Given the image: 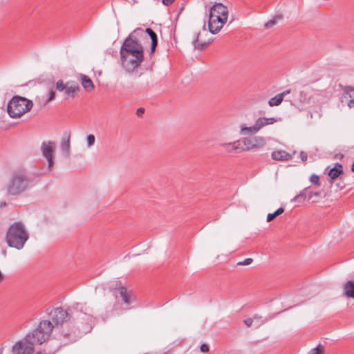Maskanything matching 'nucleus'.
I'll return each mask as SVG.
<instances>
[{
    "label": "nucleus",
    "mask_w": 354,
    "mask_h": 354,
    "mask_svg": "<svg viewBox=\"0 0 354 354\" xmlns=\"http://www.w3.org/2000/svg\"><path fill=\"white\" fill-rule=\"evenodd\" d=\"M55 144L53 141L43 142L41 145V151L44 157L48 162V169L50 171L54 165L53 154L55 152Z\"/></svg>",
    "instance_id": "11"
},
{
    "label": "nucleus",
    "mask_w": 354,
    "mask_h": 354,
    "mask_svg": "<svg viewBox=\"0 0 354 354\" xmlns=\"http://www.w3.org/2000/svg\"><path fill=\"white\" fill-rule=\"evenodd\" d=\"M145 32L149 35L150 38L151 39V53L153 54L156 50V48L158 44V37L156 33L150 28H147L145 29Z\"/></svg>",
    "instance_id": "19"
},
{
    "label": "nucleus",
    "mask_w": 354,
    "mask_h": 354,
    "mask_svg": "<svg viewBox=\"0 0 354 354\" xmlns=\"http://www.w3.org/2000/svg\"><path fill=\"white\" fill-rule=\"evenodd\" d=\"M32 106L33 103L30 100L20 96H14L8 104L7 111L10 117L18 118L29 111Z\"/></svg>",
    "instance_id": "5"
},
{
    "label": "nucleus",
    "mask_w": 354,
    "mask_h": 354,
    "mask_svg": "<svg viewBox=\"0 0 354 354\" xmlns=\"http://www.w3.org/2000/svg\"><path fill=\"white\" fill-rule=\"evenodd\" d=\"M310 181L317 186H320L319 177L316 174H312L310 176Z\"/></svg>",
    "instance_id": "30"
},
{
    "label": "nucleus",
    "mask_w": 354,
    "mask_h": 354,
    "mask_svg": "<svg viewBox=\"0 0 354 354\" xmlns=\"http://www.w3.org/2000/svg\"><path fill=\"white\" fill-rule=\"evenodd\" d=\"M200 349L201 352H207L209 351V347L207 344H203L201 346Z\"/></svg>",
    "instance_id": "42"
},
{
    "label": "nucleus",
    "mask_w": 354,
    "mask_h": 354,
    "mask_svg": "<svg viewBox=\"0 0 354 354\" xmlns=\"http://www.w3.org/2000/svg\"><path fill=\"white\" fill-rule=\"evenodd\" d=\"M199 36H200L199 33L196 35V38L193 41V46L195 49L201 50L209 45V44L210 43V41H207V42L206 41L200 42L199 41Z\"/></svg>",
    "instance_id": "22"
},
{
    "label": "nucleus",
    "mask_w": 354,
    "mask_h": 354,
    "mask_svg": "<svg viewBox=\"0 0 354 354\" xmlns=\"http://www.w3.org/2000/svg\"><path fill=\"white\" fill-rule=\"evenodd\" d=\"M351 171L353 172H354V162L353 163L352 166H351Z\"/></svg>",
    "instance_id": "49"
},
{
    "label": "nucleus",
    "mask_w": 354,
    "mask_h": 354,
    "mask_svg": "<svg viewBox=\"0 0 354 354\" xmlns=\"http://www.w3.org/2000/svg\"><path fill=\"white\" fill-rule=\"evenodd\" d=\"M144 112H145V109H144V108L140 107V108L138 109V110H137V115H138V116H140V115H141L142 113H144Z\"/></svg>",
    "instance_id": "44"
},
{
    "label": "nucleus",
    "mask_w": 354,
    "mask_h": 354,
    "mask_svg": "<svg viewBox=\"0 0 354 354\" xmlns=\"http://www.w3.org/2000/svg\"><path fill=\"white\" fill-rule=\"evenodd\" d=\"M215 15V17L217 15L223 21H227L228 17V8L221 3H215L209 10V15Z\"/></svg>",
    "instance_id": "14"
},
{
    "label": "nucleus",
    "mask_w": 354,
    "mask_h": 354,
    "mask_svg": "<svg viewBox=\"0 0 354 354\" xmlns=\"http://www.w3.org/2000/svg\"><path fill=\"white\" fill-rule=\"evenodd\" d=\"M284 209L283 207L278 208L274 212L268 214L266 218L267 222L273 221L277 216L283 213Z\"/></svg>",
    "instance_id": "26"
},
{
    "label": "nucleus",
    "mask_w": 354,
    "mask_h": 354,
    "mask_svg": "<svg viewBox=\"0 0 354 354\" xmlns=\"http://www.w3.org/2000/svg\"><path fill=\"white\" fill-rule=\"evenodd\" d=\"M353 105H354V99H352L348 103V107L352 108L353 106Z\"/></svg>",
    "instance_id": "46"
},
{
    "label": "nucleus",
    "mask_w": 354,
    "mask_h": 354,
    "mask_svg": "<svg viewBox=\"0 0 354 354\" xmlns=\"http://www.w3.org/2000/svg\"><path fill=\"white\" fill-rule=\"evenodd\" d=\"M283 100V94L279 93L269 100L268 104L270 106H278L282 102Z\"/></svg>",
    "instance_id": "24"
},
{
    "label": "nucleus",
    "mask_w": 354,
    "mask_h": 354,
    "mask_svg": "<svg viewBox=\"0 0 354 354\" xmlns=\"http://www.w3.org/2000/svg\"><path fill=\"white\" fill-rule=\"evenodd\" d=\"M295 153V151H294L292 153H290L284 150H277L272 152L271 158L274 160L288 161L292 158Z\"/></svg>",
    "instance_id": "15"
},
{
    "label": "nucleus",
    "mask_w": 354,
    "mask_h": 354,
    "mask_svg": "<svg viewBox=\"0 0 354 354\" xmlns=\"http://www.w3.org/2000/svg\"><path fill=\"white\" fill-rule=\"evenodd\" d=\"M29 238L24 225L21 222L12 223L8 229L6 241L9 247L21 250Z\"/></svg>",
    "instance_id": "3"
},
{
    "label": "nucleus",
    "mask_w": 354,
    "mask_h": 354,
    "mask_svg": "<svg viewBox=\"0 0 354 354\" xmlns=\"http://www.w3.org/2000/svg\"><path fill=\"white\" fill-rule=\"evenodd\" d=\"M226 23V21H223L221 19V18H219L218 16L215 15H209V20H208V29L209 31L212 34H216L218 33L221 29L223 28L224 24Z\"/></svg>",
    "instance_id": "13"
},
{
    "label": "nucleus",
    "mask_w": 354,
    "mask_h": 354,
    "mask_svg": "<svg viewBox=\"0 0 354 354\" xmlns=\"http://www.w3.org/2000/svg\"><path fill=\"white\" fill-rule=\"evenodd\" d=\"M119 293L120 295V297H121L123 302L127 305H129L131 302H130L129 296L127 292L126 288L120 287L119 288Z\"/></svg>",
    "instance_id": "25"
},
{
    "label": "nucleus",
    "mask_w": 354,
    "mask_h": 354,
    "mask_svg": "<svg viewBox=\"0 0 354 354\" xmlns=\"http://www.w3.org/2000/svg\"><path fill=\"white\" fill-rule=\"evenodd\" d=\"M244 323H245V324L247 326L250 327V326H252V323H253V319H252V318H250V317L247 318V319H245L244 320Z\"/></svg>",
    "instance_id": "40"
},
{
    "label": "nucleus",
    "mask_w": 354,
    "mask_h": 354,
    "mask_svg": "<svg viewBox=\"0 0 354 354\" xmlns=\"http://www.w3.org/2000/svg\"><path fill=\"white\" fill-rule=\"evenodd\" d=\"M59 346H60V344H56V345L53 349L50 350L48 352H46V351H38L37 353V354H54Z\"/></svg>",
    "instance_id": "33"
},
{
    "label": "nucleus",
    "mask_w": 354,
    "mask_h": 354,
    "mask_svg": "<svg viewBox=\"0 0 354 354\" xmlns=\"http://www.w3.org/2000/svg\"><path fill=\"white\" fill-rule=\"evenodd\" d=\"M231 145H232V142H229V143H222L221 145L227 151L232 152V149Z\"/></svg>",
    "instance_id": "38"
},
{
    "label": "nucleus",
    "mask_w": 354,
    "mask_h": 354,
    "mask_svg": "<svg viewBox=\"0 0 354 354\" xmlns=\"http://www.w3.org/2000/svg\"><path fill=\"white\" fill-rule=\"evenodd\" d=\"M319 196H320V193L319 192H313L309 188V189L308 191V200H311L313 198V196L319 197Z\"/></svg>",
    "instance_id": "35"
},
{
    "label": "nucleus",
    "mask_w": 354,
    "mask_h": 354,
    "mask_svg": "<svg viewBox=\"0 0 354 354\" xmlns=\"http://www.w3.org/2000/svg\"><path fill=\"white\" fill-rule=\"evenodd\" d=\"M80 88L78 84L68 82L66 83V86L64 90V93L69 97H74L75 93L79 91Z\"/></svg>",
    "instance_id": "17"
},
{
    "label": "nucleus",
    "mask_w": 354,
    "mask_h": 354,
    "mask_svg": "<svg viewBox=\"0 0 354 354\" xmlns=\"http://www.w3.org/2000/svg\"><path fill=\"white\" fill-rule=\"evenodd\" d=\"M5 206H6V202H1V204H0V207H5Z\"/></svg>",
    "instance_id": "48"
},
{
    "label": "nucleus",
    "mask_w": 354,
    "mask_h": 354,
    "mask_svg": "<svg viewBox=\"0 0 354 354\" xmlns=\"http://www.w3.org/2000/svg\"><path fill=\"white\" fill-rule=\"evenodd\" d=\"M130 50L131 51H143L142 46L138 41L136 38H132L130 35L124 41L121 46L120 52Z\"/></svg>",
    "instance_id": "12"
},
{
    "label": "nucleus",
    "mask_w": 354,
    "mask_h": 354,
    "mask_svg": "<svg viewBox=\"0 0 354 354\" xmlns=\"http://www.w3.org/2000/svg\"><path fill=\"white\" fill-rule=\"evenodd\" d=\"M339 86L342 88V89L346 94H348L350 92L354 91V86H342V84H339Z\"/></svg>",
    "instance_id": "34"
},
{
    "label": "nucleus",
    "mask_w": 354,
    "mask_h": 354,
    "mask_svg": "<svg viewBox=\"0 0 354 354\" xmlns=\"http://www.w3.org/2000/svg\"><path fill=\"white\" fill-rule=\"evenodd\" d=\"M81 80H82V86L87 91H90L94 88V85H93L92 80L86 75H82Z\"/></svg>",
    "instance_id": "21"
},
{
    "label": "nucleus",
    "mask_w": 354,
    "mask_h": 354,
    "mask_svg": "<svg viewBox=\"0 0 354 354\" xmlns=\"http://www.w3.org/2000/svg\"><path fill=\"white\" fill-rule=\"evenodd\" d=\"M53 329V324L48 320H44L39 324L35 329L28 333L25 337L34 346L40 345L48 339Z\"/></svg>",
    "instance_id": "4"
},
{
    "label": "nucleus",
    "mask_w": 354,
    "mask_h": 354,
    "mask_svg": "<svg viewBox=\"0 0 354 354\" xmlns=\"http://www.w3.org/2000/svg\"><path fill=\"white\" fill-rule=\"evenodd\" d=\"M309 189V187H306L304 189H302L299 194L295 196L292 200V202H297V201H303L306 198H308V191Z\"/></svg>",
    "instance_id": "23"
},
{
    "label": "nucleus",
    "mask_w": 354,
    "mask_h": 354,
    "mask_svg": "<svg viewBox=\"0 0 354 354\" xmlns=\"http://www.w3.org/2000/svg\"><path fill=\"white\" fill-rule=\"evenodd\" d=\"M242 142L245 147V148L242 149V151L261 149L266 144V138L262 136L245 137L242 139Z\"/></svg>",
    "instance_id": "9"
},
{
    "label": "nucleus",
    "mask_w": 354,
    "mask_h": 354,
    "mask_svg": "<svg viewBox=\"0 0 354 354\" xmlns=\"http://www.w3.org/2000/svg\"><path fill=\"white\" fill-rule=\"evenodd\" d=\"M34 345L26 338L17 341L12 347V354H33Z\"/></svg>",
    "instance_id": "10"
},
{
    "label": "nucleus",
    "mask_w": 354,
    "mask_h": 354,
    "mask_svg": "<svg viewBox=\"0 0 354 354\" xmlns=\"http://www.w3.org/2000/svg\"><path fill=\"white\" fill-rule=\"evenodd\" d=\"M253 259L252 258H247L243 261L239 262L237 264L240 266H248L252 263Z\"/></svg>",
    "instance_id": "36"
},
{
    "label": "nucleus",
    "mask_w": 354,
    "mask_h": 354,
    "mask_svg": "<svg viewBox=\"0 0 354 354\" xmlns=\"http://www.w3.org/2000/svg\"><path fill=\"white\" fill-rule=\"evenodd\" d=\"M34 182L33 175L22 170L14 171L9 179L7 190L8 194L17 196L32 186Z\"/></svg>",
    "instance_id": "2"
},
{
    "label": "nucleus",
    "mask_w": 354,
    "mask_h": 354,
    "mask_svg": "<svg viewBox=\"0 0 354 354\" xmlns=\"http://www.w3.org/2000/svg\"><path fill=\"white\" fill-rule=\"evenodd\" d=\"M175 0H162V2L165 6L171 5Z\"/></svg>",
    "instance_id": "43"
},
{
    "label": "nucleus",
    "mask_w": 354,
    "mask_h": 354,
    "mask_svg": "<svg viewBox=\"0 0 354 354\" xmlns=\"http://www.w3.org/2000/svg\"><path fill=\"white\" fill-rule=\"evenodd\" d=\"M0 354H1V353H0Z\"/></svg>",
    "instance_id": "53"
},
{
    "label": "nucleus",
    "mask_w": 354,
    "mask_h": 354,
    "mask_svg": "<svg viewBox=\"0 0 354 354\" xmlns=\"http://www.w3.org/2000/svg\"><path fill=\"white\" fill-rule=\"evenodd\" d=\"M203 29L205 30V24L203 26Z\"/></svg>",
    "instance_id": "52"
},
{
    "label": "nucleus",
    "mask_w": 354,
    "mask_h": 354,
    "mask_svg": "<svg viewBox=\"0 0 354 354\" xmlns=\"http://www.w3.org/2000/svg\"><path fill=\"white\" fill-rule=\"evenodd\" d=\"M290 93V89H288V90H286L285 91L281 93L280 94H283V98H284V97L289 94Z\"/></svg>",
    "instance_id": "45"
},
{
    "label": "nucleus",
    "mask_w": 354,
    "mask_h": 354,
    "mask_svg": "<svg viewBox=\"0 0 354 354\" xmlns=\"http://www.w3.org/2000/svg\"><path fill=\"white\" fill-rule=\"evenodd\" d=\"M138 30H141V29H140V28H137V29H136V30H134V32H136V31H138Z\"/></svg>",
    "instance_id": "51"
},
{
    "label": "nucleus",
    "mask_w": 354,
    "mask_h": 354,
    "mask_svg": "<svg viewBox=\"0 0 354 354\" xmlns=\"http://www.w3.org/2000/svg\"><path fill=\"white\" fill-rule=\"evenodd\" d=\"M50 318L54 323L53 328L58 330L60 344L66 345L76 341L80 330L70 321L68 312L62 308L53 309L49 313Z\"/></svg>",
    "instance_id": "1"
},
{
    "label": "nucleus",
    "mask_w": 354,
    "mask_h": 354,
    "mask_svg": "<svg viewBox=\"0 0 354 354\" xmlns=\"http://www.w3.org/2000/svg\"><path fill=\"white\" fill-rule=\"evenodd\" d=\"M337 166L339 168L334 167L330 169L328 171V176L330 178V183H333V180L336 179L342 172L343 170L342 169V166L340 164H337Z\"/></svg>",
    "instance_id": "20"
},
{
    "label": "nucleus",
    "mask_w": 354,
    "mask_h": 354,
    "mask_svg": "<svg viewBox=\"0 0 354 354\" xmlns=\"http://www.w3.org/2000/svg\"><path fill=\"white\" fill-rule=\"evenodd\" d=\"M66 86V83L64 84L62 80H58L56 83V88L59 91H64Z\"/></svg>",
    "instance_id": "31"
},
{
    "label": "nucleus",
    "mask_w": 354,
    "mask_h": 354,
    "mask_svg": "<svg viewBox=\"0 0 354 354\" xmlns=\"http://www.w3.org/2000/svg\"><path fill=\"white\" fill-rule=\"evenodd\" d=\"M142 80H149V78H148V77H142Z\"/></svg>",
    "instance_id": "50"
},
{
    "label": "nucleus",
    "mask_w": 354,
    "mask_h": 354,
    "mask_svg": "<svg viewBox=\"0 0 354 354\" xmlns=\"http://www.w3.org/2000/svg\"><path fill=\"white\" fill-rule=\"evenodd\" d=\"M70 138H71V133L68 132H65L63 134V137L61 142V149L62 151L66 153V155L69 154L70 151Z\"/></svg>",
    "instance_id": "16"
},
{
    "label": "nucleus",
    "mask_w": 354,
    "mask_h": 354,
    "mask_svg": "<svg viewBox=\"0 0 354 354\" xmlns=\"http://www.w3.org/2000/svg\"><path fill=\"white\" fill-rule=\"evenodd\" d=\"M120 53L122 65L126 71L129 73L138 68L144 59L143 51L128 50Z\"/></svg>",
    "instance_id": "6"
},
{
    "label": "nucleus",
    "mask_w": 354,
    "mask_h": 354,
    "mask_svg": "<svg viewBox=\"0 0 354 354\" xmlns=\"http://www.w3.org/2000/svg\"><path fill=\"white\" fill-rule=\"evenodd\" d=\"M240 145L241 143L239 140H236L232 142L231 147L232 149V151L238 150L240 148Z\"/></svg>",
    "instance_id": "37"
},
{
    "label": "nucleus",
    "mask_w": 354,
    "mask_h": 354,
    "mask_svg": "<svg viewBox=\"0 0 354 354\" xmlns=\"http://www.w3.org/2000/svg\"><path fill=\"white\" fill-rule=\"evenodd\" d=\"M86 140H87L88 147H91L95 143V136L93 134H89L86 137Z\"/></svg>",
    "instance_id": "32"
},
{
    "label": "nucleus",
    "mask_w": 354,
    "mask_h": 354,
    "mask_svg": "<svg viewBox=\"0 0 354 354\" xmlns=\"http://www.w3.org/2000/svg\"><path fill=\"white\" fill-rule=\"evenodd\" d=\"M73 308L80 313L77 319L82 320V324L90 326L93 323V309L86 303H76Z\"/></svg>",
    "instance_id": "8"
},
{
    "label": "nucleus",
    "mask_w": 354,
    "mask_h": 354,
    "mask_svg": "<svg viewBox=\"0 0 354 354\" xmlns=\"http://www.w3.org/2000/svg\"><path fill=\"white\" fill-rule=\"evenodd\" d=\"M261 316H259V315L256 314L254 315V317L253 319H261Z\"/></svg>",
    "instance_id": "47"
},
{
    "label": "nucleus",
    "mask_w": 354,
    "mask_h": 354,
    "mask_svg": "<svg viewBox=\"0 0 354 354\" xmlns=\"http://www.w3.org/2000/svg\"><path fill=\"white\" fill-rule=\"evenodd\" d=\"M308 354H324V347L319 345L316 348L311 349Z\"/></svg>",
    "instance_id": "29"
},
{
    "label": "nucleus",
    "mask_w": 354,
    "mask_h": 354,
    "mask_svg": "<svg viewBox=\"0 0 354 354\" xmlns=\"http://www.w3.org/2000/svg\"><path fill=\"white\" fill-rule=\"evenodd\" d=\"M309 99L308 92L305 89L300 91L298 100L301 103L308 102Z\"/></svg>",
    "instance_id": "27"
},
{
    "label": "nucleus",
    "mask_w": 354,
    "mask_h": 354,
    "mask_svg": "<svg viewBox=\"0 0 354 354\" xmlns=\"http://www.w3.org/2000/svg\"><path fill=\"white\" fill-rule=\"evenodd\" d=\"M300 157H301V160L304 161V162L306 161L307 159H308L307 153L306 152L303 151H301L300 152Z\"/></svg>",
    "instance_id": "41"
},
{
    "label": "nucleus",
    "mask_w": 354,
    "mask_h": 354,
    "mask_svg": "<svg viewBox=\"0 0 354 354\" xmlns=\"http://www.w3.org/2000/svg\"><path fill=\"white\" fill-rule=\"evenodd\" d=\"M55 97V92L54 91H50L48 93V98L47 99V102H49L54 100Z\"/></svg>",
    "instance_id": "39"
},
{
    "label": "nucleus",
    "mask_w": 354,
    "mask_h": 354,
    "mask_svg": "<svg viewBox=\"0 0 354 354\" xmlns=\"http://www.w3.org/2000/svg\"><path fill=\"white\" fill-rule=\"evenodd\" d=\"M280 118H259L251 127H242L240 129V134L242 136L254 135L261 129L269 124H273L278 122Z\"/></svg>",
    "instance_id": "7"
},
{
    "label": "nucleus",
    "mask_w": 354,
    "mask_h": 354,
    "mask_svg": "<svg viewBox=\"0 0 354 354\" xmlns=\"http://www.w3.org/2000/svg\"><path fill=\"white\" fill-rule=\"evenodd\" d=\"M281 18H282V17L280 16V15L277 16L275 18H274V19L270 20L269 21H268L265 24V28H270L272 27L274 25L276 24L277 19H281Z\"/></svg>",
    "instance_id": "28"
},
{
    "label": "nucleus",
    "mask_w": 354,
    "mask_h": 354,
    "mask_svg": "<svg viewBox=\"0 0 354 354\" xmlns=\"http://www.w3.org/2000/svg\"><path fill=\"white\" fill-rule=\"evenodd\" d=\"M344 294L347 297L354 299V281H348L343 286Z\"/></svg>",
    "instance_id": "18"
}]
</instances>
